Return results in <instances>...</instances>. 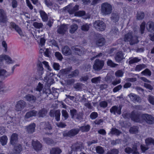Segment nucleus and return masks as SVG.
Instances as JSON below:
<instances>
[{"label": "nucleus", "mask_w": 154, "mask_h": 154, "mask_svg": "<svg viewBox=\"0 0 154 154\" xmlns=\"http://www.w3.org/2000/svg\"><path fill=\"white\" fill-rule=\"evenodd\" d=\"M125 119L131 118L134 121L140 123H142V114L136 111H133L130 113H126L122 115Z\"/></svg>", "instance_id": "f257e3e1"}, {"label": "nucleus", "mask_w": 154, "mask_h": 154, "mask_svg": "<svg viewBox=\"0 0 154 154\" xmlns=\"http://www.w3.org/2000/svg\"><path fill=\"white\" fill-rule=\"evenodd\" d=\"M124 40L125 42H129L131 45L137 44L139 42L138 37L136 36H133L132 32H129L125 34Z\"/></svg>", "instance_id": "f03ea898"}, {"label": "nucleus", "mask_w": 154, "mask_h": 154, "mask_svg": "<svg viewBox=\"0 0 154 154\" xmlns=\"http://www.w3.org/2000/svg\"><path fill=\"white\" fill-rule=\"evenodd\" d=\"M112 5L107 2H104L101 5V13L103 16L110 14L112 12Z\"/></svg>", "instance_id": "7ed1b4c3"}, {"label": "nucleus", "mask_w": 154, "mask_h": 154, "mask_svg": "<svg viewBox=\"0 0 154 154\" xmlns=\"http://www.w3.org/2000/svg\"><path fill=\"white\" fill-rule=\"evenodd\" d=\"M69 113L71 118L74 120L81 121L83 119V112H79L76 109L72 108L70 109Z\"/></svg>", "instance_id": "20e7f679"}, {"label": "nucleus", "mask_w": 154, "mask_h": 154, "mask_svg": "<svg viewBox=\"0 0 154 154\" xmlns=\"http://www.w3.org/2000/svg\"><path fill=\"white\" fill-rule=\"evenodd\" d=\"M8 19L6 11L3 9H0V24L2 26L6 25Z\"/></svg>", "instance_id": "39448f33"}, {"label": "nucleus", "mask_w": 154, "mask_h": 154, "mask_svg": "<svg viewBox=\"0 0 154 154\" xmlns=\"http://www.w3.org/2000/svg\"><path fill=\"white\" fill-rule=\"evenodd\" d=\"M80 129L78 128H74L68 131H65L63 132L64 137L72 138L79 134Z\"/></svg>", "instance_id": "423d86ee"}, {"label": "nucleus", "mask_w": 154, "mask_h": 154, "mask_svg": "<svg viewBox=\"0 0 154 154\" xmlns=\"http://www.w3.org/2000/svg\"><path fill=\"white\" fill-rule=\"evenodd\" d=\"M93 26L95 29L98 31H103L105 30L106 25L102 21L97 20L94 23Z\"/></svg>", "instance_id": "0eeeda50"}, {"label": "nucleus", "mask_w": 154, "mask_h": 154, "mask_svg": "<svg viewBox=\"0 0 154 154\" xmlns=\"http://www.w3.org/2000/svg\"><path fill=\"white\" fill-rule=\"evenodd\" d=\"M104 65L103 60L97 59L95 61L93 65V68L95 70L99 71L102 69Z\"/></svg>", "instance_id": "6e6552de"}, {"label": "nucleus", "mask_w": 154, "mask_h": 154, "mask_svg": "<svg viewBox=\"0 0 154 154\" xmlns=\"http://www.w3.org/2000/svg\"><path fill=\"white\" fill-rule=\"evenodd\" d=\"M142 122L143 120H145L146 122L149 124H152L154 122V118L150 115L147 114H142Z\"/></svg>", "instance_id": "1a4fd4ad"}, {"label": "nucleus", "mask_w": 154, "mask_h": 154, "mask_svg": "<svg viewBox=\"0 0 154 154\" xmlns=\"http://www.w3.org/2000/svg\"><path fill=\"white\" fill-rule=\"evenodd\" d=\"M26 105V103L23 100L18 101L15 106V109L17 111H21Z\"/></svg>", "instance_id": "9d476101"}, {"label": "nucleus", "mask_w": 154, "mask_h": 154, "mask_svg": "<svg viewBox=\"0 0 154 154\" xmlns=\"http://www.w3.org/2000/svg\"><path fill=\"white\" fill-rule=\"evenodd\" d=\"M40 128L47 131H50L52 129V127L48 122H41L40 125Z\"/></svg>", "instance_id": "9b49d317"}, {"label": "nucleus", "mask_w": 154, "mask_h": 154, "mask_svg": "<svg viewBox=\"0 0 154 154\" xmlns=\"http://www.w3.org/2000/svg\"><path fill=\"white\" fill-rule=\"evenodd\" d=\"M67 26L63 24L58 26L57 32L59 34L63 35L67 31Z\"/></svg>", "instance_id": "f8f14e48"}, {"label": "nucleus", "mask_w": 154, "mask_h": 154, "mask_svg": "<svg viewBox=\"0 0 154 154\" xmlns=\"http://www.w3.org/2000/svg\"><path fill=\"white\" fill-rule=\"evenodd\" d=\"M32 145L34 149L36 151L41 150L42 149V145L38 141L33 140Z\"/></svg>", "instance_id": "ddd939ff"}, {"label": "nucleus", "mask_w": 154, "mask_h": 154, "mask_svg": "<svg viewBox=\"0 0 154 154\" xmlns=\"http://www.w3.org/2000/svg\"><path fill=\"white\" fill-rule=\"evenodd\" d=\"M128 96L130 98L131 100L134 103L140 102L141 101L140 97L133 93H131L128 95Z\"/></svg>", "instance_id": "4468645a"}, {"label": "nucleus", "mask_w": 154, "mask_h": 154, "mask_svg": "<svg viewBox=\"0 0 154 154\" xmlns=\"http://www.w3.org/2000/svg\"><path fill=\"white\" fill-rule=\"evenodd\" d=\"M122 107L121 106L118 107L116 106H113L111 107L110 110V111L111 113L114 115L116 114V113L119 115L121 114V110Z\"/></svg>", "instance_id": "2eb2a0df"}, {"label": "nucleus", "mask_w": 154, "mask_h": 154, "mask_svg": "<svg viewBox=\"0 0 154 154\" xmlns=\"http://www.w3.org/2000/svg\"><path fill=\"white\" fill-rule=\"evenodd\" d=\"M25 100L31 103H35L36 100V97L35 96L31 94H28L24 97Z\"/></svg>", "instance_id": "dca6fc26"}, {"label": "nucleus", "mask_w": 154, "mask_h": 154, "mask_svg": "<svg viewBox=\"0 0 154 154\" xmlns=\"http://www.w3.org/2000/svg\"><path fill=\"white\" fill-rule=\"evenodd\" d=\"M10 25L20 35H23V33L22 30L18 25H17L14 23L13 22H11Z\"/></svg>", "instance_id": "f3484780"}, {"label": "nucleus", "mask_w": 154, "mask_h": 154, "mask_svg": "<svg viewBox=\"0 0 154 154\" xmlns=\"http://www.w3.org/2000/svg\"><path fill=\"white\" fill-rule=\"evenodd\" d=\"M35 124L33 123L26 127L27 132L29 134H32L35 130Z\"/></svg>", "instance_id": "a211bd4d"}, {"label": "nucleus", "mask_w": 154, "mask_h": 154, "mask_svg": "<svg viewBox=\"0 0 154 154\" xmlns=\"http://www.w3.org/2000/svg\"><path fill=\"white\" fill-rule=\"evenodd\" d=\"M124 54L121 51L117 52L115 56V58L116 62H119L125 58Z\"/></svg>", "instance_id": "6ab92c4d"}, {"label": "nucleus", "mask_w": 154, "mask_h": 154, "mask_svg": "<svg viewBox=\"0 0 154 154\" xmlns=\"http://www.w3.org/2000/svg\"><path fill=\"white\" fill-rule=\"evenodd\" d=\"M72 67H70L65 69H62L59 71V74L60 76H64L69 74L72 70Z\"/></svg>", "instance_id": "aec40b11"}, {"label": "nucleus", "mask_w": 154, "mask_h": 154, "mask_svg": "<svg viewBox=\"0 0 154 154\" xmlns=\"http://www.w3.org/2000/svg\"><path fill=\"white\" fill-rule=\"evenodd\" d=\"M37 112L34 110H31L27 112L25 116V119H28L30 117L35 116L37 114Z\"/></svg>", "instance_id": "412c9836"}, {"label": "nucleus", "mask_w": 154, "mask_h": 154, "mask_svg": "<svg viewBox=\"0 0 154 154\" xmlns=\"http://www.w3.org/2000/svg\"><path fill=\"white\" fill-rule=\"evenodd\" d=\"M62 52L63 54L65 56H68L71 54V51L67 46H65L63 48Z\"/></svg>", "instance_id": "4be33fe9"}, {"label": "nucleus", "mask_w": 154, "mask_h": 154, "mask_svg": "<svg viewBox=\"0 0 154 154\" xmlns=\"http://www.w3.org/2000/svg\"><path fill=\"white\" fill-rule=\"evenodd\" d=\"M18 135L16 133H14L12 134L10 142L11 143L14 145L15 143L17 142L18 140Z\"/></svg>", "instance_id": "5701e85b"}, {"label": "nucleus", "mask_w": 154, "mask_h": 154, "mask_svg": "<svg viewBox=\"0 0 154 154\" xmlns=\"http://www.w3.org/2000/svg\"><path fill=\"white\" fill-rule=\"evenodd\" d=\"M39 13L42 20L44 22L47 21L48 19V16L47 14L43 10H40Z\"/></svg>", "instance_id": "b1692460"}, {"label": "nucleus", "mask_w": 154, "mask_h": 154, "mask_svg": "<svg viewBox=\"0 0 154 154\" xmlns=\"http://www.w3.org/2000/svg\"><path fill=\"white\" fill-rule=\"evenodd\" d=\"M1 58L2 59V61L5 60L8 64H9L12 63V60L11 57L7 55H1Z\"/></svg>", "instance_id": "393cba45"}, {"label": "nucleus", "mask_w": 154, "mask_h": 154, "mask_svg": "<svg viewBox=\"0 0 154 154\" xmlns=\"http://www.w3.org/2000/svg\"><path fill=\"white\" fill-rule=\"evenodd\" d=\"M43 68L42 66V64L39 63L38 65V74L39 75V78H41L42 77V75L43 73Z\"/></svg>", "instance_id": "a878e982"}, {"label": "nucleus", "mask_w": 154, "mask_h": 154, "mask_svg": "<svg viewBox=\"0 0 154 154\" xmlns=\"http://www.w3.org/2000/svg\"><path fill=\"white\" fill-rule=\"evenodd\" d=\"M119 18V16L118 13H112L111 14V19L113 22H117Z\"/></svg>", "instance_id": "bb28decb"}, {"label": "nucleus", "mask_w": 154, "mask_h": 154, "mask_svg": "<svg viewBox=\"0 0 154 154\" xmlns=\"http://www.w3.org/2000/svg\"><path fill=\"white\" fill-rule=\"evenodd\" d=\"M128 63L129 65H131L134 63H137L140 61V59L137 57H131L129 58Z\"/></svg>", "instance_id": "cd10ccee"}, {"label": "nucleus", "mask_w": 154, "mask_h": 154, "mask_svg": "<svg viewBox=\"0 0 154 154\" xmlns=\"http://www.w3.org/2000/svg\"><path fill=\"white\" fill-rule=\"evenodd\" d=\"M61 152V150L58 147L53 148L50 151V154H60Z\"/></svg>", "instance_id": "c85d7f7f"}, {"label": "nucleus", "mask_w": 154, "mask_h": 154, "mask_svg": "<svg viewBox=\"0 0 154 154\" xmlns=\"http://www.w3.org/2000/svg\"><path fill=\"white\" fill-rule=\"evenodd\" d=\"M146 28L149 31H154V23L152 21L149 22L147 23Z\"/></svg>", "instance_id": "c756f323"}, {"label": "nucleus", "mask_w": 154, "mask_h": 154, "mask_svg": "<svg viewBox=\"0 0 154 154\" xmlns=\"http://www.w3.org/2000/svg\"><path fill=\"white\" fill-rule=\"evenodd\" d=\"M11 74L7 72L5 69H0V76H3L4 77H7Z\"/></svg>", "instance_id": "7c9ffc66"}, {"label": "nucleus", "mask_w": 154, "mask_h": 154, "mask_svg": "<svg viewBox=\"0 0 154 154\" xmlns=\"http://www.w3.org/2000/svg\"><path fill=\"white\" fill-rule=\"evenodd\" d=\"M81 145L78 143H76L73 144L71 146L72 150L74 151H78L80 148Z\"/></svg>", "instance_id": "2f4dec72"}, {"label": "nucleus", "mask_w": 154, "mask_h": 154, "mask_svg": "<svg viewBox=\"0 0 154 154\" xmlns=\"http://www.w3.org/2000/svg\"><path fill=\"white\" fill-rule=\"evenodd\" d=\"M47 113V110L45 109H43L38 111V116L39 117H43L46 116Z\"/></svg>", "instance_id": "473e14b6"}, {"label": "nucleus", "mask_w": 154, "mask_h": 154, "mask_svg": "<svg viewBox=\"0 0 154 154\" xmlns=\"http://www.w3.org/2000/svg\"><path fill=\"white\" fill-rule=\"evenodd\" d=\"M105 42V39L102 38L97 40L96 42V44L98 46H102L104 44Z\"/></svg>", "instance_id": "72a5a7b5"}, {"label": "nucleus", "mask_w": 154, "mask_h": 154, "mask_svg": "<svg viewBox=\"0 0 154 154\" xmlns=\"http://www.w3.org/2000/svg\"><path fill=\"white\" fill-rule=\"evenodd\" d=\"M145 143L147 146L151 145H154V139L151 137H148L145 140Z\"/></svg>", "instance_id": "f704fd0d"}, {"label": "nucleus", "mask_w": 154, "mask_h": 154, "mask_svg": "<svg viewBox=\"0 0 154 154\" xmlns=\"http://www.w3.org/2000/svg\"><path fill=\"white\" fill-rule=\"evenodd\" d=\"M22 150V146L20 145H18L14 146V152L15 154H19Z\"/></svg>", "instance_id": "c9c22d12"}, {"label": "nucleus", "mask_w": 154, "mask_h": 154, "mask_svg": "<svg viewBox=\"0 0 154 154\" xmlns=\"http://www.w3.org/2000/svg\"><path fill=\"white\" fill-rule=\"evenodd\" d=\"M90 126L87 125L80 127L79 128L80 131L81 130L82 132H87L89 131L90 128Z\"/></svg>", "instance_id": "e433bc0d"}, {"label": "nucleus", "mask_w": 154, "mask_h": 154, "mask_svg": "<svg viewBox=\"0 0 154 154\" xmlns=\"http://www.w3.org/2000/svg\"><path fill=\"white\" fill-rule=\"evenodd\" d=\"M79 71L78 70L76 69L72 72L71 74L68 75L67 77L68 78H71L76 77L79 75Z\"/></svg>", "instance_id": "4c0bfd02"}, {"label": "nucleus", "mask_w": 154, "mask_h": 154, "mask_svg": "<svg viewBox=\"0 0 154 154\" xmlns=\"http://www.w3.org/2000/svg\"><path fill=\"white\" fill-rule=\"evenodd\" d=\"M110 133L112 135L119 136L121 133V132L116 128H112L110 132Z\"/></svg>", "instance_id": "58836bf2"}, {"label": "nucleus", "mask_w": 154, "mask_h": 154, "mask_svg": "<svg viewBox=\"0 0 154 154\" xmlns=\"http://www.w3.org/2000/svg\"><path fill=\"white\" fill-rule=\"evenodd\" d=\"M8 138L6 136L4 135L0 137V142L4 146L6 145L7 143Z\"/></svg>", "instance_id": "ea45409f"}, {"label": "nucleus", "mask_w": 154, "mask_h": 154, "mask_svg": "<svg viewBox=\"0 0 154 154\" xmlns=\"http://www.w3.org/2000/svg\"><path fill=\"white\" fill-rule=\"evenodd\" d=\"M39 38L40 42H38L39 46L40 48L42 47L45 45V39L44 37L42 36H38Z\"/></svg>", "instance_id": "a19ab883"}, {"label": "nucleus", "mask_w": 154, "mask_h": 154, "mask_svg": "<svg viewBox=\"0 0 154 154\" xmlns=\"http://www.w3.org/2000/svg\"><path fill=\"white\" fill-rule=\"evenodd\" d=\"M70 28L69 32L70 33L72 34L77 30L78 27L76 24H74L71 26Z\"/></svg>", "instance_id": "79ce46f5"}, {"label": "nucleus", "mask_w": 154, "mask_h": 154, "mask_svg": "<svg viewBox=\"0 0 154 154\" xmlns=\"http://www.w3.org/2000/svg\"><path fill=\"white\" fill-rule=\"evenodd\" d=\"M43 88V84L39 82L36 88L35 89V92H38V95H39L40 94V92L42 91Z\"/></svg>", "instance_id": "37998d69"}, {"label": "nucleus", "mask_w": 154, "mask_h": 154, "mask_svg": "<svg viewBox=\"0 0 154 154\" xmlns=\"http://www.w3.org/2000/svg\"><path fill=\"white\" fill-rule=\"evenodd\" d=\"M79 6L76 5L72 8H69L68 11L70 14H72L79 9Z\"/></svg>", "instance_id": "c03bdc74"}, {"label": "nucleus", "mask_w": 154, "mask_h": 154, "mask_svg": "<svg viewBox=\"0 0 154 154\" xmlns=\"http://www.w3.org/2000/svg\"><path fill=\"white\" fill-rule=\"evenodd\" d=\"M142 75L145 76H150L151 75V71L148 69H146L145 70L141 72Z\"/></svg>", "instance_id": "a18cd8bd"}, {"label": "nucleus", "mask_w": 154, "mask_h": 154, "mask_svg": "<svg viewBox=\"0 0 154 154\" xmlns=\"http://www.w3.org/2000/svg\"><path fill=\"white\" fill-rule=\"evenodd\" d=\"M146 67V66L144 64H139L136 66L135 68V70L136 71H140L142 69Z\"/></svg>", "instance_id": "49530a36"}, {"label": "nucleus", "mask_w": 154, "mask_h": 154, "mask_svg": "<svg viewBox=\"0 0 154 154\" xmlns=\"http://www.w3.org/2000/svg\"><path fill=\"white\" fill-rule=\"evenodd\" d=\"M90 24L86 23L83 25L81 26V29L82 31H87L90 28Z\"/></svg>", "instance_id": "de8ad7c7"}, {"label": "nucleus", "mask_w": 154, "mask_h": 154, "mask_svg": "<svg viewBox=\"0 0 154 154\" xmlns=\"http://www.w3.org/2000/svg\"><path fill=\"white\" fill-rule=\"evenodd\" d=\"M138 128L137 126H134L130 128L129 131L131 133L134 134L138 132Z\"/></svg>", "instance_id": "09e8293b"}, {"label": "nucleus", "mask_w": 154, "mask_h": 154, "mask_svg": "<svg viewBox=\"0 0 154 154\" xmlns=\"http://www.w3.org/2000/svg\"><path fill=\"white\" fill-rule=\"evenodd\" d=\"M101 78L100 76L91 79V82L92 83L97 84L100 83Z\"/></svg>", "instance_id": "8fccbe9b"}, {"label": "nucleus", "mask_w": 154, "mask_h": 154, "mask_svg": "<svg viewBox=\"0 0 154 154\" xmlns=\"http://www.w3.org/2000/svg\"><path fill=\"white\" fill-rule=\"evenodd\" d=\"M113 79V76L108 74L105 78V80L108 83H109L112 82Z\"/></svg>", "instance_id": "3c124183"}, {"label": "nucleus", "mask_w": 154, "mask_h": 154, "mask_svg": "<svg viewBox=\"0 0 154 154\" xmlns=\"http://www.w3.org/2000/svg\"><path fill=\"white\" fill-rule=\"evenodd\" d=\"M124 72L122 70H119L116 71L115 75L117 77H122L123 75Z\"/></svg>", "instance_id": "603ef678"}, {"label": "nucleus", "mask_w": 154, "mask_h": 154, "mask_svg": "<svg viewBox=\"0 0 154 154\" xmlns=\"http://www.w3.org/2000/svg\"><path fill=\"white\" fill-rule=\"evenodd\" d=\"M119 151L116 149H112L107 152L106 154H119Z\"/></svg>", "instance_id": "864d4df0"}, {"label": "nucleus", "mask_w": 154, "mask_h": 154, "mask_svg": "<svg viewBox=\"0 0 154 154\" xmlns=\"http://www.w3.org/2000/svg\"><path fill=\"white\" fill-rule=\"evenodd\" d=\"M106 63L108 66L112 67H115L118 65V64L114 63L112 60H108L107 61Z\"/></svg>", "instance_id": "5fc2aeb1"}, {"label": "nucleus", "mask_w": 154, "mask_h": 154, "mask_svg": "<svg viewBox=\"0 0 154 154\" xmlns=\"http://www.w3.org/2000/svg\"><path fill=\"white\" fill-rule=\"evenodd\" d=\"M60 113L59 110H57L55 112V117L57 121H60Z\"/></svg>", "instance_id": "6e6d98bb"}, {"label": "nucleus", "mask_w": 154, "mask_h": 154, "mask_svg": "<svg viewBox=\"0 0 154 154\" xmlns=\"http://www.w3.org/2000/svg\"><path fill=\"white\" fill-rule=\"evenodd\" d=\"M33 25L35 28L37 29L42 28L43 26V25L42 23L37 22H34Z\"/></svg>", "instance_id": "4d7b16f0"}, {"label": "nucleus", "mask_w": 154, "mask_h": 154, "mask_svg": "<svg viewBox=\"0 0 154 154\" xmlns=\"http://www.w3.org/2000/svg\"><path fill=\"white\" fill-rule=\"evenodd\" d=\"M61 112L62 116L64 117V120H66L68 118L69 114L66 110H62Z\"/></svg>", "instance_id": "13d9d810"}, {"label": "nucleus", "mask_w": 154, "mask_h": 154, "mask_svg": "<svg viewBox=\"0 0 154 154\" xmlns=\"http://www.w3.org/2000/svg\"><path fill=\"white\" fill-rule=\"evenodd\" d=\"M147 99L149 103L152 105H154V96L152 95L148 96Z\"/></svg>", "instance_id": "bf43d9fd"}, {"label": "nucleus", "mask_w": 154, "mask_h": 154, "mask_svg": "<svg viewBox=\"0 0 154 154\" xmlns=\"http://www.w3.org/2000/svg\"><path fill=\"white\" fill-rule=\"evenodd\" d=\"M98 114L97 112H92L90 114V117L92 119H94L97 117Z\"/></svg>", "instance_id": "052dcab7"}, {"label": "nucleus", "mask_w": 154, "mask_h": 154, "mask_svg": "<svg viewBox=\"0 0 154 154\" xmlns=\"http://www.w3.org/2000/svg\"><path fill=\"white\" fill-rule=\"evenodd\" d=\"M72 49L74 50L75 53L77 54L78 55H81L82 54L80 49L78 47H72Z\"/></svg>", "instance_id": "680f3d73"}, {"label": "nucleus", "mask_w": 154, "mask_h": 154, "mask_svg": "<svg viewBox=\"0 0 154 154\" xmlns=\"http://www.w3.org/2000/svg\"><path fill=\"white\" fill-rule=\"evenodd\" d=\"M144 17V14L143 12L137 13V19L139 20L143 19Z\"/></svg>", "instance_id": "e2e57ef3"}, {"label": "nucleus", "mask_w": 154, "mask_h": 154, "mask_svg": "<svg viewBox=\"0 0 154 154\" xmlns=\"http://www.w3.org/2000/svg\"><path fill=\"white\" fill-rule=\"evenodd\" d=\"M133 146L132 148L129 147H127L125 148V152L128 154L132 153L133 151Z\"/></svg>", "instance_id": "0e129e2a"}, {"label": "nucleus", "mask_w": 154, "mask_h": 154, "mask_svg": "<svg viewBox=\"0 0 154 154\" xmlns=\"http://www.w3.org/2000/svg\"><path fill=\"white\" fill-rule=\"evenodd\" d=\"M96 150L97 153L100 154H102L104 152L102 147L100 146H98L96 148Z\"/></svg>", "instance_id": "69168bd1"}, {"label": "nucleus", "mask_w": 154, "mask_h": 154, "mask_svg": "<svg viewBox=\"0 0 154 154\" xmlns=\"http://www.w3.org/2000/svg\"><path fill=\"white\" fill-rule=\"evenodd\" d=\"M133 151L132 154H140L139 152L137 151V146L136 145H133Z\"/></svg>", "instance_id": "338daca9"}, {"label": "nucleus", "mask_w": 154, "mask_h": 154, "mask_svg": "<svg viewBox=\"0 0 154 154\" xmlns=\"http://www.w3.org/2000/svg\"><path fill=\"white\" fill-rule=\"evenodd\" d=\"M99 105L100 107L105 108L107 106L108 103L106 101H102L100 103Z\"/></svg>", "instance_id": "774afa93"}]
</instances>
